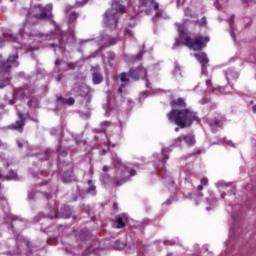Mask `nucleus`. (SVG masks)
I'll list each match as a JSON object with an SVG mask.
<instances>
[{"label": "nucleus", "instance_id": "nucleus-23", "mask_svg": "<svg viewBox=\"0 0 256 256\" xmlns=\"http://www.w3.org/2000/svg\"><path fill=\"white\" fill-rule=\"evenodd\" d=\"M27 105L30 109H39V100L36 97H32Z\"/></svg>", "mask_w": 256, "mask_h": 256}, {"label": "nucleus", "instance_id": "nucleus-61", "mask_svg": "<svg viewBox=\"0 0 256 256\" xmlns=\"http://www.w3.org/2000/svg\"><path fill=\"white\" fill-rule=\"evenodd\" d=\"M102 171H103L104 173L109 172V166H103V167H102Z\"/></svg>", "mask_w": 256, "mask_h": 256}, {"label": "nucleus", "instance_id": "nucleus-49", "mask_svg": "<svg viewBox=\"0 0 256 256\" xmlns=\"http://www.w3.org/2000/svg\"><path fill=\"white\" fill-rule=\"evenodd\" d=\"M173 201H175V200L173 199V197H169V198L163 203V205H171V203H173Z\"/></svg>", "mask_w": 256, "mask_h": 256}, {"label": "nucleus", "instance_id": "nucleus-63", "mask_svg": "<svg viewBox=\"0 0 256 256\" xmlns=\"http://www.w3.org/2000/svg\"><path fill=\"white\" fill-rule=\"evenodd\" d=\"M61 157H67L68 153L67 151L63 150L62 152H60Z\"/></svg>", "mask_w": 256, "mask_h": 256}, {"label": "nucleus", "instance_id": "nucleus-40", "mask_svg": "<svg viewBox=\"0 0 256 256\" xmlns=\"http://www.w3.org/2000/svg\"><path fill=\"white\" fill-rule=\"evenodd\" d=\"M47 175H49V173L45 170L43 171H40L36 174V176L34 177H37V179H42V177H47Z\"/></svg>", "mask_w": 256, "mask_h": 256}, {"label": "nucleus", "instance_id": "nucleus-5", "mask_svg": "<svg viewBox=\"0 0 256 256\" xmlns=\"http://www.w3.org/2000/svg\"><path fill=\"white\" fill-rule=\"evenodd\" d=\"M45 212H38L37 215H35L31 222L34 224L39 223L41 219H50V221H53V219H59V215L57 214V208L51 205H47Z\"/></svg>", "mask_w": 256, "mask_h": 256}, {"label": "nucleus", "instance_id": "nucleus-14", "mask_svg": "<svg viewBox=\"0 0 256 256\" xmlns=\"http://www.w3.org/2000/svg\"><path fill=\"white\" fill-rule=\"evenodd\" d=\"M13 221H23V218L19 217L18 215L12 214V213H8V214L4 215L3 222L6 225H9L10 229H13Z\"/></svg>", "mask_w": 256, "mask_h": 256}, {"label": "nucleus", "instance_id": "nucleus-7", "mask_svg": "<svg viewBox=\"0 0 256 256\" xmlns=\"http://www.w3.org/2000/svg\"><path fill=\"white\" fill-rule=\"evenodd\" d=\"M135 175V170L133 168L123 166L120 168V177L116 179L115 187H121L125 185L127 181H131V177Z\"/></svg>", "mask_w": 256, "mask_h": 256}, {"label": "nucleus", "instance_id": "nucleus-15", "mask_svg": "<svg viewBox=\"0 0 256 256\" xmlns=\"http://www.w3.org/2000/svg\"><path fill=\"white\" fill-rule=\"evenodd\" d=\"M100 181L102 183V185H114L117 182V178L109 175L108 173H105L103 175L100 176Z\"/></svg>", "mask_w": 256, "mask_h": 256}, {"label": "nucleus", "instance_id": "nucleus-52", "mask_svg": "<svg viewBox=\"0 0 256 256\" xmlns=\"http://www.w3.org/2000/svg\"><path fill=\"white\" fill-rule=\"evenodd\" d=\"M175 26L177 27L179 33H181L183 31V25H181L179 23H175Z\"/></svg>", "mask_w": 256, "mask_h": 256}, {"label": "nucleus", "instance_id": "nucleus-1", "mask_svg": "<svg viewBox=\"0 0 256 256\" xmlns=\"http://www.w3.org/2000/svg\"><path fill=\"white\" fill-rule=\"evenodd\" d=\"M172 110L167 113V118L171 123H175L180 129H187L199 119L197 112L187 108L185 98H175V95L169 96Z\"/></svg>", "mask_w": 256, "mask_h": 256}, {"label": "nucleus", "instance_id": "nucleus-37", "mask_svg": "<svg viewBox=\"0 0 256 256\" xmlns=\"http://www.w3.org/2000/svg\"><path fill=\"white\" fill-rule=\"evenodd\" d=\"M143 55H145L144 50H140L136 56H134L133 61H141L143 59Z\"/></svg>", "mask_w": 256, "mask_h": 256}, {"label": "nucleus", "instance_id": "nucleus-3", "mask_svg": "<svg viewBox=\"0 0 256 256\" xmlns=\"http://www.w3.org/2000/svg\"><path fill=\"white\" fill-rule=\"evenodd\" d=\"M127 11V8L122 5V3L118 0H113L111 4V8H109L103 14V25L113 31V29H117V23H119V18L123 13Z\"/></svg>", "mask_w": 256, "mask_h": 256}, {"label": "nucleus", "instance_id": "nucleus-57", "mask_svg": "<svg viewBox=\"0 0 256 256\" xmlns=\"http://www.w3.org/2000/svg\"><path fill=\"white\" fill-rule=\"evenodd\" d=\"M77 199H79V196H77L76 194H72V202L75 203Z\"/></svg>", "mask_w": 256, "mask_h": 256}, {"label": "nucleus", "instance_id": "nucleus-48", "mask_svg": "<svg viewBox=\"0 0 256 256\" xmlns=\"http://www.w3.org/2000/svg\"><path fill=\"white\" fill-rule=\"evenodd\" d=\"M171 151H173V149L169 147L162 148L161 155H165V153H171Z\"/></svg>", "mask_w": 256, "mask_h": 256}, {"label": "nucleus", "instance_id": "nucleus-56", "mask_svg": "<svg viewBox=\"0 0 256 256\" xmlns=\"http://www.w3.org/2000/svg\"><path fill=\"white\" fill-rule=\"evenodd\" d=\"M49 47H51L52 49H57V48H60L61 46H59L55 43H52V44H49Z\"/></svg>", "mask_w": 256, "mask_h": 256}, {"label": "nucleus", "instance_id": "nucleus-6", "mask_svg": "<svg viewBox=\"0 0 256 256\" xmlns=\"http://www.w3.org/2000/svg\"><path fill=\"white\" fill-rule=\"evenodd\" d=\"M18 120H16L14 123L7 125L4 127V129H8L9 131H17L18 133H23L25 131V125L27 122V117H25V114L21 111L17 112Z\"/></svg>", "mask_w": 256, "mask_h": 256}, {"label": "nucleus", "instance_id": "nucleus-51", "mask_svg": "<svg viewBox=\"0 0 256 256\" xmlns=\"http://www.w3.org/2000/svg\"><path fill=\"white\" fill-rule=\"evenodd\" d=\"M208 184H209V179H207V178L201 179V185H208Z\"/></svg>", "mask_w": 256, "mask_h": 256}, {"label": "nucleus", "instance_id": "nucleus-44", "mask_svg": "<svg viewBox=\"0 0 256 256\" xmlns=\"http://www.w3.org/2000/svg\"><path fill=\"white\" fill-rule=\"evenodd\" d=\"M50 135H52L53 137H57V135H59V128H56V127L51 128Z\"/></svg>", "mask_w": 256, "mask_h": 256}, {"label": "nucleus", "instance_id": "nucleus-21", "mask_svg": "<svg viewBox=\"0 0 256 256\" xmlns=\"http://www.w3.org/2000/svg\"><path fill=\"white\" fill-rule=\"evenodd\" d=\"M73 211L71 210L70 206H63L61 209V215L64 219H71Z\"/></svg>", "mask_w": 256, "mask_h": 256}, {"label": "nucleus", "instance_id": "nucleus-31", "mask_svg": "<svg viewBox=\"0 0 256 256\" xmlns=\"http://www.w3.org/2000/svg\"><path fill=\"white\" fill-rule=\"evenodd\" d=\"M120 81L122 82V83H124V85H129V78H128V75H127V73H125V72H122L121 74H120Z\"/></svg>", "mask_w": 256, "mask_h": 256}, {"label": "nucleus", "instance_id": "nucleus-54", "mask_svg": "<svg viewBox=\"0 0 256 256\" xmlns=\"http://www.w3.org/2000/svg\"><path fill=\"white\" fill-rule=\"evenodd\" d=\"M16 143L19 149H23V142H21V140H16Z\"/></svg>", "mask_w": 256, "mask_h": 256}, {"label": "nucleus", "instance_id": "nucleus-41", "mask_svg": "<svg viewBox=\"0 0 256 256\" xmlns=\"http://www.w3.org/2000/svg\"><path fill=\"white\" fill-rule=\"evenodd\" d=\"M65 98H63V96H57L56 97V103L57 105H65Z\"/></svg>", "mask_w": 256, "mask_h": 256}, {"label": "nucleus", "instance_id": "nucleus-29", "mask_svg": "<svg viewBox=\"0 0 256 256\" xmlns=\"http://www.w3.org/2000/svg\"><path fill=\"white\" fill-rule=\"evenodd\" d=\"M194 25H198L199 27H205V25H207V18L202 17L200 20H195Z\"/></svg>", "mask_w": 256, "mask_h": 256}, {"label": "nucleus", "instance_id": "nucleus-10", "mask_svg": "<svg viewBox=\"0 0 256 256\" xmlns=\"http://www.w3.org/2000/svg\"><path fill=\"white\" fill-rule=\"evenodd\" d=\"M225 116L218 115L214 118H212L209 122V127L212 131V133H217L219 129H223V125H225Z\"/></svg>", "mask_w": 256, "mask_h": 256}, {"label": "nucleus", "instance_id": "nucleus-62", "mask_svg": "<svg viewBox=\"0 0 256 256\" xmlns=\"http://www.w3.org/2000/svg\"><path fill=\"white\" fill-rule=\"evenodd\" d=\"M145 97H147V92H141L140 93V98L145 99Z\"/></svg>", "mask_w": 256, "mask_h": 256}, {"label": "nucleus", "instance_id": "nucleus-22", "mask_svg": "<svg viewBox=\"0 0 256 256\" xmlns=\"http://www.w3.org/2000/svg\"><path fill=\"white\" fill-rule=\"evenodd\" d=\"M226 79H239V73L235 72V70L229 68L226 70Z\"/></svg>", "mask_w": 256, "mask_h": 256}, {"label": "nucleus", "instance_id": "nucleus-18", "mask_svg": "<svg viewBox=\"0 0 256 256\" xmlns=\"http://www.w3.org/2000/svg\"><path fill=\"white\" fill-rule=\"evenodd\" d=\"M75 179L73 178V169L66 170L62 173V181L63 183H71Z\"/></svg>", "mask_w": 256, "mask_h": 256}, {"label": "nucleus", "instance_id": "nucleus-9", "mask_svg": "<svg viewBox=\"0 0 256 256\" xmlns=\"http://www.w3.org/2000/svg\"><path fill=\"white\" fill-rule=\"evenodd\" d=\"M116 44H117V38L105 33L100 35V40H99L100 51H103L104 49H107V47H111Z\"/></svg>", "mask_w": 256, "mask_h": 256}, {"label": "nucleus", "instance_id": "nucleus-59", "mask_svg": "<svg viewBox=\"0 0 256 256\" xmlns=\"http://www.w3.org/2000/svg\"><path fill=\"white\" fill-rule=\"evenodd\" d=\"M228 195H237L235 188L228 191Z\"/></svg>", "mask_w": 256, "mask_h": 256}, {"label": "nucleus", "instance_id": "nucleus-46", "mask_svg": "<svg viewBox=\"0 0 256 256\" xmlns=\"http://www.w3.org/2000/svg\"><path fill=\"white\" fill-rule=\"evenodd\" d=\"M160 161H161L162 165H165L167 163V161H169V155L162 154V158Z\"/></svg>", "mask_w": 256, "mask_h": 256}, {"label": "nucleus", "instance_id": "nucleus-16", "mask_svg": "<svg viewBox=\"0 0 256 256\" xmlns=\"http://www.w3.org/2000/svg\"><path fill=\"white\" fill-rule=\"evenodd\" d=\"M11 67H13V65L9 63V60H0V73L2 75L9 74Z\"/></svg>", "mask_w": 256, "mask_h": 256}, {"label": "nucleus", "instance_id": "nucleus-64", "mask_svg": "<svg viewBox=\"0 0 256 256\" xmlns=\"http://www.w3.org/2000/svg\"><path fill=\"white\" fill-rule=\"evenodd\" d=\"M41 186L43 185H49V180H44L40 183Z\"/></svg>", "mask_w": 256, "mask_h": 256}, {"label": "nucleus", "instance_id": "nucleus-43", "mask_svg": "<svg viewBox=\"0 0 256 256\" xmlns=\"http://www.w3.org/2000/svg\"><path fill=\"white\" fill-rule=\"evenodd\" d=\"M174 73L176 75H181V66L179 65V62H175Z\"/></svg>", "mask_w": 256, "mask_h": 256}, {"label": "nucleus", "instance_id": "nucleus-28", "mask_svg": "<svg viewBox=\"0 0 256 256\" xmlns=\"http://www.w3.org/2000/svg\"><path fill=\"white\" fill-rule=\"evenodd\" d=\"M182 143H183V139L178 137L173 139L170 145L171 147H181Z\"/></svg>", "mask_w": 256, "mask_h": 256}, {"label": "nucleus", "instance_id": "nucleus-27", "mask_svg": "<svg viewBox=\"0 0 256 256\" xmlns=\"http://www.w3.org/2000/svg\"><path fill=\"white\" fill-rule=\"evenodd\" d=\"M136 247L139 251L137 256H144L143 252L141 251V249H145V247H146L145 245H143V241L137 240Z\"/></svg>", "mask_w": 256, "mask_h": 256}, {"label": "nucleus", "instance_id": "nucleus-42", "mask_svg": "<svg viewBox=\"0 0 256 256\" xmlns=\"http://www.w3.org/2000/svg\"><path fill=\"white\" fill-rule=\"evenodd\" d=\"M64 105H69V106L75 105V98L73 97L67 98L64 102Z\"/></svg>", "mask_w": 256, "mask_h": 256}, {"label": "nucleus", "instance_id": "nucleus-32", "mask_svg": "<svg viewBox=\"0 0 256 256\" xmlns=\"http://www.w3.org/2000/svg\"><path fill=\"white\" fill-rule=\"evenodd\" d=\"M20 91H28L30 95H34L35 93V88L32 87L31 85H25L23 88H20Z\"/></svg>", "mask_w": 256, "mask_h": 256}, {"label": "nucleus", "instance_id": "nucleus-55", "mask_svg": "<svg viewBox=\"0 0 256 256\" xmlns=\"http://www.w3.org/2000/svg\"><path fill=\"white\" fill-rule=\"evenodd\" d=\"M44 197H45L46 201H49V199H51L52 196H51V194L45 192Z\"/></svg>", "mask_w": 256, "mask_h": 256}, {"label": "nucleus", "instance_id": "nucleus-60", "mask_svg": "<svg viewBox=\"0 0 256 256\" xmlns=\"http://www.w3.org/2000/svg\"><path fill=\"white\" fill-rule=\"evenodd\" d=\"M108 152H109V149H102V151L100 152V155H107Z\"/></svg>", "mask_w": 256, "mask_h": 256}, {"label": "nucleus", "instance_id": "nucleus-8", "mask_svg": "<svg viewBox=\"0 0 256 256\" xmlns=\"http://www.w3.org/2000/svg\"><path fill=\"white\" fill-rule=\"evenodd\" d=\"M128 75L134 81H139V79H143L144 81H147V69L142 66L131 68L129 70Z\"/></svg>", "mask_w": 256, "mask_h": 256}, {"label": "nucleus", "instance_id": "nucleus-19", "mask_svg": "<svg viewBox=\"0 0 256 256\" xmlns=\"http://www.w3.org/2000/svg\"><path fill=\"white\" fill-rule=\"evenodd\" d=\"M126 223H127V216L125 214L118 216L116 219V229H123Z\"/></svg>", "mask_w": 256, "mask_h": 256}, {"label": "nucleus", "instance_id": "nucleus-2", "mask_svg": "<svg viewBox=\"0 0 256 256\" xmlns=\"http://www.w3.org/2000/svg\"><path fill=\"white\" fill-rule=\"evenodd\" d=\"M53 18L51 8L43 7L41 5H34L29 8L26 13V21L23 23L21 33H29L31 37H43V32H33V27L39 23V21H48Z\"/></svg>", "mask_w": 256, "mask_h": 256}, {"label": "nucleus", "instance_id": "nucleus-47", "mask_svg": "<svg viewBox=\"0 0 256 256\" xmlns=\"http://www.w3.org/2000/svg\"><path fill=\"white\" fill-rule=\"evenodd\" d=\"M27 199L28 201H33V199H35V192L28 191Z\"/></svg>", "mask_w": 256, "mask_h": 256}, {"label": "nucleus", "instance_id": "nucleus-25", "mask_svg": "<svg viewBox=\"0 0 256 256\" xmlns=\"http://www.w3.org/2000/svg\"><path fill=\"white\" fill-rule=\"evenodd\" d=\"M10 83L11 79L9 77H0V89H5Z\"/></svg>", "mask_w": 256, "mask_h": 256}, {"label": "nucleus", "instance_id": "nucleus-11", "mask_svg": "<svg viewBox=\"0 0 256 256\" xmlns=\"http://www.w3.org/2000/svg\"><path fill=\"white\" fill-rule=\"evenodd\" d=\"M194 57L201 65L202 75H205V71L207 70V67H209V57H207V53L199 52L194 54Z\"/></svg>", "mask_w": 256, "mask_h": 256}, {"label": "nucleus", "instance_id": "nucleus-45", "mask_svg": "<svg viewBox=\"0 0 256 256\" xmlns=\"http://www.w3.org/2000/svg\"><path fill=\"white\" fill-rule=\"evenodd\" d=\"M212 91H218L219 93H225V86H216Z\"/></svg>", "mask_w": 256, "mask_h": 256}, {"label": "nucleus", "instance_id": "nucleus-30", "mask_svg": "<svg viewBox=\"0 0 256 256\" xmlns=\"http://www.w3.org/2000/svg\"><path fill=\"white\" fill-rule=\"evenodd\" d=\"M184 15L185 17H190V19H197V15L195 13H193L190 8H186L184 10Z\"/></svg>", "mask_w": 256, "mask_h": 256}, {"label": "nucleus", "instance_id": "nucleus-20", "mask_svg": "<svg viewBox=\"0 0 256 256\" xmlns=\"http://www.w3.org/2000/svg\"><path fill=\"white\" fill-rule=\"evenodd\" d=\"M87 184L90 185V187L86 188L85 193L88 195H97V186L93 184V180H88Z\"/></svg>", "mask_w": 256, "mask_h": 256}, {"label": "nucleus", "instance_id": "nucleus-34", "mask_svg": "<svg viewBox=\"0 0 256 256\" xmlns=\"http://www.w3.org/2000/svg\"><path fill=\"white\" fill-rule=\"evenodd\" d=\"M116 58H117V55H115V52L113 51L107 52V59L109 63H111V61H114Z\"/></svg>", "mask_w": 256, "mask_h": 256}, {"label": "nucleus", "instance_id": "nucleus-13", "mask_svg": "<svg viewBox=\"0 0 256 256\" xmlns=\"http://www.w3.org/2000/svg\"><path fill=\"white\" fill-rule=\"evenodd\" d=\"M155 3H157L155 0H139V7L146 8L144 13L151 15L152 7H155Z\"/></svg>", "mask_w": 256, "mask_h": 256}, {"label": "nucleus", "instance_id": "nucleus-33", "mask_svg": "<svg viewBox=\"0 0 256 256\" xmlns=\"http://www.w3.org/2000/svg\"><path fill=\"white\" fill-rule=\"evenodd\" d=\"M17 59H19V54H13V55H10L7 59V61H9V64L10 65H13V63H15V61H17Z\"/></svg>", "mask_w": 256, "mask_h": 256}, {"label": "nucleus", "instance_id": "nucleus-36", "mask_svg": "<svg viewBox=\"0 0 256 256\" xmlns=\"http://www.w3.org/2000/svg\"><path fill=\"white\" fill-rule=\"evenodd\" d=\"M5 177L8 181H11V179H17V172L10 171Z\"/></svg>", "mask_w": 256, "mask_h": 256}, {"label": "nucleus", "instance_id": "nucleus-58", "mask_svg": "<svg viewBox=\"0 0 256 256\" xmlns=\"http://www.w3.org/2000/svg\"><path fill=\"white\" fill-rule=\"evenodd\" d=\"M56 67H61V59L57 58L55 61Z\"/></svg>", "mask_w": 256, "mask_h": 256}, {"label": "nucleus", "instance_id": "nucleus-17", "mask_svg": "<svg viewBox=\"0 0 256 256\" xmlns=\"http://www.w3.org/2000/svg\"><path fill=\"white\" fill-rule=\"evenodd\" d=\"M153 9H154V11H157L155 13V15L152 17L153 23H155V21H157V19H161V18L165 17V10L159 9V3H155Z\"/></svg>", "mask_w": 256, "mask_h": 256}, {"label": "nucleus", "instance_id": "nucleus-50", "mask_svg": "<svg viewBox=\"0 0 256 256\" xmlns=\"http://www.w3.org/2000/svg\"><path fill=\"white\" fill-rule=\"evenodd\" d=\"M93 98V96L91 94H89L87 96V100H86V107H89V104L91 103V99Z\"/></svg>", "mask_w": 256, "mask_h": 256}, {"label": "nucleus", "instance_id": "nucleus-12", "mask_svg": "<svg viewBox=\"0 0 256 256\" xmlns=\"http://www.w3.org/2000/svg\"><path fill=\"white\" fill-rule=\"evenodd\" d=\"M93 85H101L103 74H101V66L96 65L91 67Z\"/></svg>", "mask_w": 256, "mask_h": 256}, {"label": "nucleus", "instance_id": "nucleus-26", "mask_svg": "<svg viewBox=\"0 0 256 256\" xmlns=\"http://www.w3.org/2000/svg\"><path fill=\"white\" fill-rule=\"evenodd\" d=\"M235 23V15H232L230 17V29H231V32H230V35L232 37V39L234 41H236V38H235V30H233V24Z\"/></svg>", "mask_w": 256, "mask_h": 256}, {"label": "nucleus", "instance_id": "nucleus-35", "mask_svg": "<svg viewBox=\"0 0 256 256\" xmlns=\"http://www.w3.org/2000/svg\"><path fill=\"white\" fill-rule=\"evenodd\" d=\"M114 164L118 169H123V167H125V165H123V160H121V158H116L114 160Z\"/></svg>", "mask_w": 256, "mask_h": 256}, {"label": "nucleus", "instance_id": "nucleus-38", "mask_svg": "<svg viewBox=\"0 0 256 256\" xmlns=\"http://www.w3.org/2000/svg\"><path fill=\"white\" fill-rule=\"evenodd\" d=\"M216 187H231V183L220 180L216 183Z\"/></svg>", "mask_w": 256, "mask_h": 256}, {"label": "nucleus", "instance_id": "nucleus-4", "mask_svg": "<svg viewBox=\"0 0 256 256\" xmlns=\"http://www.w3.org/2000/svg\"><path fill=\"white\" fill-rule=\"evenodd\" d=\"M211 41L209 36H203L201 34L195 35L193 38L191 36H185L183 39V43L185 47H188L191 51L201 52L207 44Z\"/></svg>", "mask_w": 256, "mask_h": 256}, {"label": "nucleus", "instance_id": "nucleus-24", "mask_svg": "<svg viewBox=\"0 0 256 256\" xmlns=\"http://www.w3.org/2000/svg\"><path fill=\"white\" fill-rule=\"evenodd\" d=\"M183 139L189 147H193V145H195V136H193V134H188L184 136Z\"/></svg>", "mask_w": 256, "mask_h": 256}, {"label": "nucleus", "instance_id": "nucleus-39", "mask_svg": "<svg viewBox=\"0 0 256 256\" xmlns=\"http://www.w3.org/2000/svg\"><path fill=\"white\" fill-rule=\"evenodd\" d=\"M78 17H79V14H77V12H71L69 17L70 23H73V21H77Z\"/></svg>", "mask_w": 256, "mask_h": 256}, {"label": "nucleus", "instance_id": "nucleus-53", "mask_svg": "<svg viewBox=\"0 0 256 256\" xmlns=\"http://www.w3.org/2000/svg\"><path fill=\"white\" fill-rule=\"evenodd\" d=\"M127 87V85L125 84H121V86L118 88V93L121 95V93H123V89Z\"/></svg>", "mask_w": 256, "mask_h": 256}]
</instances>
